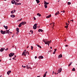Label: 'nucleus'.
Wrapping results in <instances>:
<instances>
[{
    "label": "nucleus",
    "instance_id": "22",
    "mask_svg": "<svg viewBox=\"0 0 77 77\" xmlns=\"http://www.w3.org/2000/svg\"><path fill=\"white\" fill-rule=\"evenodd\" d=\"M22 25H23L22 24V23H21L18 25V26L19 27H21V26H22Z\"/></svg>",
    "mask_w": 77,
    "mask_h": 77
},
{
    "label": "nucleus",
    "instance_id": "28",
    "mask_svg": "<svg viewBox=\"0 0 77 77\" xmlns=\"http://www.w3.org/2000/svg\"><path fill=\"white\" fill-rule=\"evenodd\" d=\"M72 71H75V68H73L72 69Z\"/></svg>",
    "mask_w": 77,
    "mask_h": 77
},
{
    "label": "nucleus",
    "instance_id": "45",
    "mask_svg": "<svg viewBox=\"0 0 77 77\" xmlns=\"http://www.w3.org/2000/svg\"><path fill=\"white\" fill-rule=\"evenodd\" d=\"M66 25H69V23H66Z\"/></svg>",
    "mask_w": 77,
    "mask_h": 77
},
{
    "label": "nucleus",
    "instance_id": "46",
    "mask_svg": "<svg viewBox=\"0 0 77 77\" xmlns=\"http://www.w3.org/2000/svg\"><path fill=\"white\" fill-rule=\"evenodd\" d=\"M47 72H48L47 71L46 72H45V74H46V75L47 74Z\"/></svg>",
    "mask_w": 77,
    "mask_h": 77
},
{
    "label": "nucleus",
    "instance_id": "16",
    "mask_svg": "<svg viewBox=\"0 0 77 77\" xmlns=\"http://www.w3.org/2000/svg\"><path fill=\"white\" fill-rule=\"evenodd\" d=\"M4 49H3V48H2L0 50V51H1V52H3V51H4Z\"/></svg>",
    "mask_w": 77,
    "mask_h": 77
},
{
    "label": "nucleus",
    "instance_id": "3",
    "mask_svg": "<svg viewBox=\"0 0 77 77\" xmlns=\"http://www.w3.org/2000/svg\"><path fill=\"white\" fill-rule=\"evenodd\" d=\"M37 26H38V24H35L33 26V29H34L35 30L36 29V28H37Z\"/></svg>",
    "mask_w": 77,
    "mask_h": 77
},
{
    "label": "nucleus",
    "instance_id": "8",
    "mask_svg": "<svg viewBox=\"0 0 77 77\" xmlns=\"http://www.w3.org/2000/svg\"><path fill=\"white\" fill-rule=\"evenodd\" d=\"M5 34H6V33H8V34H9V33L10 32L9 30H6L5 31Z\"/></svg>",
    "mask_w": 77,
    "mask_h": 77
},
{
    "label": "nucleus",
    "instance_id": "54",
    "mask_svg": "<svg viewBox=\"0 0 77 77\" xmlns=\"http://www.w3.org/2000/svg\"><path fill=\"white\" fill-rule=\"evenodd\" d=\"M29 46H28L26 48H29Z\"/></svg>",
    "mask_w": 77,
    "mask_h": 77
},
{
    "label": "nucleus",
    "instance_id": "41",
    "mask_svg": "<svg viewBox=\"0 0 77 77\" xmlns=\"http://www.w3.org/2000/svg\"><path fill=\"white\" fill-rule=\"evenodd\" d=\"M22 67H23V68H26V66H23V65H22Z\"/></svg>",
    "mask_w": 77,
    "mask_h": 77
},
{
    "label": "nucleus",
    "instance_id": "32",
    "mask_svg": "<svg viewBox=\"0 0 77 77\" xmlns=\"http://www.w3.org/2000/svg\"><path fill=\"white\" fill-rule=\"evenodd\" d=\"M26 54H28V55H29V52L28 51H26Z\"/></svg>",
    "mask_w": 77,
    "mask_h": 77
},
{
    "label": "nucleus",
    "instance_id": "38",
    "mask_svg": "<svg viewBox=\"0 0 77 77\" xmlns=\"http://www.w3.org/2000/svg\"><path fill=\"white\" fill-rule=\"evenodd\" d=\"M30 32H31L32 34H33V31H30Z\"/></svg>",
    "mask_w": 77,
    "mask_h": 77
},
{
    "label": "nucleus",
    "instance_id": "27",
    "mask_svg": "<svg viewBox=\"0 0 77 77\" xmlns=\"http://www.w3.org/2000/svg\"><path fill=\"white\" fill-rule=\"evenodd\" d=\"M37 46L38 47H39L40 48H42L41 47V46L40 45H37Z\"/></svg>",
    "mask_w": 77,
    "mask_h": 77
},
{
    "label": "nucleus",
    "instance_id": "63",
    "mask_svg": "<svg viewBox=\"0 0 77 77\" xmlns=\"http://www.w3.org/2000/svg\"><path fill=\"white\" fill-rule=\"evenodd\" d=\"M16 55H15V56H14V57H16Z\"/></svg>",
    "mask_w": 77,
    "mask_h": 77
},
{
    "label": "nucleus",
    "instance_id": "60",
    "mask_svg": "<svg viewBox=\"0 0 77 77\" xmlns=\"http://www.w3.org/2000/svg\"><path fill=\"white\" fill-rule=\"evenodd\" d=\"M45 40L46 41H48V40Z\"/></svg>",
    "mask_w": 77,
    "mask_h": 77
},
{
    "label": "nucleus",
    "instance_id": "58",
    "mask_svg": "<svg viewBox=\"0 0 77 77\" xmlns=\"http://www.w3.org/2000/svg\"><path fill=\"white\" fill-rule=\"evenodd\" d=\"M72 62H71V63H70V64L71 65L72 64Z\"/></svg>",
    "mask_w": 77,
    "mask_h": 77
},
{
    "label": "nucleus",
    "instance_id": "10",
    "mask_svg": "<svg viewBox=\"0 0 77 77\" xmlns=\"http://www.w3.org/2000/svg\"><path fill=\"white\" fill-rule=\"evenodd\" d=\"M61 57H62V54H60L58 56V59H60V58H61Z\"/></svg>",
    "mask_w": 77,
    "mask_h": 77
},
{
    "label": "nucleus",
    "instance_id": "34",
    "mask_svg": "<svg viewBox=\"0 0 77 77\" xmlns=\"http://www.w3.org/2000/svg\"><path fill=\"white\" fill-rule=\"evenodd\" d=\"M33 47L32 46H31V48L32 50H33Z\"/></svg>",
    "mask_w": 77,
    "mask_h": 77
},
{
    "label": "nucleus",
    "instance_id": "17",
    "mask_svg": "<svg viewBox=\"0 0 77 77\" xmlns=\"http://www.w3.org/2000/svg\"><path fill=\"white\" fill-rule=\"evenodd\" d=\"M11 71L9 70L7 72V74H8V75H9V74H10V73H11Z\"/></svg>",
    "mask_w": 77,
    "mask_h": 77
},
{
    "label": "nucleus",
    "instance_id": "15",
    "mask_svg": "<svg viewBox=\"0 0 77 77\" xmlns=\"http://www.w3.org/2000/svg\"><path fill=\"white\" fill-rule=\"evenodd\" d=\"M51 14H50L48 15V16H46L47 18H50V17H51Z\"/></svg>",
    "mask_w": 77,
    "mask_h": 77
},
{
    "label": "nucleus",
    "instance_id": "37",
    "mask_svg": "<svg viewBox=\"0 0 77 77\" xmlns=\"http://www.w3.org/2000/svg\"><path fill=\"white\" fill-rule=\"evenodd\" d=\"M22 20V19H20V20H18V21H20Z\"/></svg>",
    "mask_w": 77,
    "mask_h": 77
},
{
    "label": "nucleus",
    "instance_id": "49",
    "mask_svg": "<svg viewBox=\"0 0 77 77\" xmlns=\"http://www.w3.org/2000/svg\"><path fill=\"white\" fill-rule=\"evenodd\" d=\"M23 55H24L25 56H26V53H25V54H23Z\"/></svg>",
    "mask_w": 77,
    "mask_h": 77
},
{
    "label": "nucleus",
    "instance_id": "29",
    "mask_svg": "<svg viewBox=\"0 0 77 77\" xmlns=\"http://www.w3.org/2000/svg\"><path fill=\"white\" fill-rule=\"evenodd\" d=\"M45 7V8H47V5L45 4L44 5Z\"/></svg>",
    "mask_w": 77,
    "mask_h": 77
},
{
    "label": "nucleus",
    "instance_id": "2",
    "mask_svg": "<svg viewBox=\"0 0 77 77\" xmlns=\"http://www.w3.org/2000/svg\"><path fill=\"white\" fill-rule=\"evenodd\" d=\"M31 66H30V63H28L27 65H26V67L27 69H30H30H32V68H31Z\"/></svg>",
    "mask_w": 77,
    "mask_h": 77
},
{
    "label": "nucleus",
    "instance_id": "40",
    "mask_svg": "<svg viewBox=\"0 0 77 77\" xmlns=\"http://www.w3.org/2000/svg\"><path fill=\"white\" fill-rule=\"evenodd\" d=\"M16 2H20V1L18 0H16Z\"/></svg>",
    "mask_w": 77,
    "mask_h": 77
},
{
    "label": "nucleus",
    "instance_id": "44",
    "mask_svg": "<svg viewBox=\"0 0 77 77\" xmlns=\"http://www.w3.org/2000/svg\"><path fill=\"white\" fill-rule=\"evenodd\" d=\"M21 5V4L20 3H18V5Z\"/></svg>",
    "mask_w": 77,
    "mask_h": 77
},
{
    "label": "nucleus",
    "instance_id": "57",
    "mask_svg": "<svg viewBox=\"0 0 77 77\" xmlns=\"http://www.w3.org/2000/svg\"><path fill=\"white\" fill-rule=\"evenodd\" d=\"M54 74V71H53V73L52 74Z\"/></svg>",
    "mask_w": 77,
    "mask_h": 77
},
{
    "label": "nucleus",
    "instance_id": "31",
    "mask_svg": "<svg viewBox=\"0 0 77 77\" xmlns=\"http://www.w3.org/2000/svg\"><path fill=\"white\" fill-rule=\"evenodd\" d=\"M68 25H67L66 26H65V27L66 28V29H68Z\"/></svg>",
    "mask_w": 77,
    "mask_h": 77
},
{
    "label": "nucleus",
    "instance_id": "36",
    "mask_svg": "<svg viewBox=\"0 0 77 77\" xmlns=\"http://www.w3.org/2000/svg\"><path fill=\"white\" fill-rule=\"evenodd\" d=\"M46 77V75L45 74L44 75H43V77Z\"/></svg>",
    "mask_w": 77,
    "mask_h": 77
},
{
    "label": "nucleus",
    "instance_id": "14",
    "mask_svg": "<svg viewBox=\"0 0 77 77\" xmlns=\"http://www.w3.org/2000/svg\"><path fill=\"white\" fill-rule=\"evenodd\" d=\"M26 50H25L24 51L23 53L22 56H23V55H24V54H25V53H26Z\"/></svg>",
    "mask_w": 77,
    "mask_h": 77
},
{
    "label": "nucleus",
    "instance_id": "43",
    "mask_svg": "<svg viewBox=\"0 0 77 77\" xmlns=\"http://www.w3.org/2000/svg\"><path fill=\"white\" fill-rule=\"evenodd\" d=\"M71 64L70 63L69 64V65H68V66H69V67L70 66H71Z\"/></svg>",
    "mask_w": 77,
    "mask_h": 77
},
{
    "label": "nucleus",
    "instance_id": "35",
    "mask_svg": "<svg viewBox=\"0 0 77 77\" xmlns=\"http://www.w3.org/2000/svg\"><path fill=\"white\" fill-rule=\"evenodd\" d=\"M55 15H59V14L57 13V12L55 14Z\"/></svg>",
    "mask_w": 77,
    "mask_h": 77
},
{
    "label": "nucleus",
    "instance_id": "7",
    "mask_svg": "<svg viewBox=\"0 0 77 77\" xmlns=\"http://www.w3.org/2000/svg\"><path fill=\"white\" fill-rule=\"evenodd\" d=\"M15 12H16V10H14L11 11V13L13 14H14V13H15Z\"/></svg>",
    "mask_w": 77,
    "mask_h": 77
},
{
    "label": "nucleus",
    "instance_id": "26",
    "mask_svg": "<svg viewBox=\"0 0 77 77\" xmlns=\"http://www.w3.org/2000/svg\"><path fill=\"white\" fill-rule=\"evenodd\" d=\"M16 31L17 32H19L20 31H19V28H17L16 29Z\"/></svg>",
    "mask_w": 77,
    "mask_h": 77
},
{
    "label": "nucleus",
    "instance_id": "9",
    "mask_svg": "<svg viewBox=\"0 0 77 77\" xmlns=\"http://www.w3.org/2000/svg\"><path fill=\"white\" fill-rule=\"evenodd\" d=\"M44 5H48L49 4V3L48 2H46L45 1L44 2Z\"/></svg>",
    "mask_w": 77,
    "mask_h": 77
},
{
    "label": "nucleus",
    "instance_id": "47",
    "mask_svg": "<svg viewBox=\"0 0 77 77\" xmlns=\"http://www.w3.org/2000/svg\"><path fill=\"white\" fill-rule=\"evenodd\" d=\"M33 18H34V20H36V18H35V17H34Z\"/></svg>",
    "mask_w": 77,
    "mask_h": 77
},
{
    "label": "nucleus",
    "instance_id": "48",
    "mask_svg": "<svg viewBox=\"0 0 77 77\" xmlns=\"http://www.w3.org/2000/svg\"><path fill=\"white\" fill-rule=\"evenodd\" d=\"M13 59H14V60H16V59H15L14 57L13 58Z\"/></svg>",
    "mask_w": 77,
    "mask_h": 77
},
{
    "label": "nucleus",
    "instance_id": "56",
    "mask_svg": "<svg viewBox=\"0 0 77 77\" xmlns=\"http://www.w3.org/2000/svg\"><path fill=\"white\" fill-rule=\"evenodd\" d=\"M35 58L36 59V58H37V56H35Z\"/></svg>",
    "mask_w": 77,
    "mask_h": 77
},
{
    "label": "nucleus",
    "instance_id": "62",
    "mask_svg": "<svg viewBox=\"0 0 77 77\" xmlns=\"http://www.w3.org/2000/svg\"><path fill=\"white\" fill-rule=\"evenodd\" d=\"M12 47V48H14V46H13Z\"/></svg>",
    "mask_w": 77,
    "mask_h": 77
},
{
    "label": "nucleus",
    "instance_id": "18",
    "mask_svg": "<svg viewBox=\"0 0 77 77\" xmlns=\"http://www.w3.org/2000/svg\"><path fill=\"white\" fill-rule=\"evenodd\" d=\"M38 32H43V30H42V29H39L38 30Z\"/></svg>",
    "mask_w": 77,
    "mask_h": 77
},
{
    "label": "nucleus",
    "instance_id": "51",
    "mask_svg": "<svg viewBox=\"0 0 77 77\" xmlns=\"http://www.w3.org/2000/svg\"><path fill=\"white\" fill-rule=\"evenodd\" d=\"M51 51H51V50H50V51H48V52H51Z\"/></svg>",
    "mask_w": 77,
    "mask_h": 77
},
{
    "label": "nucleus",
    "instance_id": "25",
    "mask_svg": "<svg viewBox=\"0 0 77 77\" xmlns=\"http://www.w3.org/2000/svg\"><path fill=\"white\" fill-rule=\"evenodd\" d=\"M36 1L37 2V3L38 4L40 2V1L39 0H36Z\"/></svg>",
    "mask_w": 77,
    "mask_h": 77
},
{
    "label": "nucleus",
    "instance_id": "39",
    "mask_svg": "<svg viewBox=\"0 0 77 77\" xmlns=\"http://www.w3.org/2000/svg\"><path fill=\"white\" fill-rule=\"evenodd\" d=\"M4 49L5 50H6V51H7V50H8V48H7L6 49H5V48H4Z\"/></svg>",
    "mask_w": 77,
    "mask_h": 77
},
{
    "label": "nucleus",
    "instance_id": "24",
    "mask_svg": "<svg viewBox=\"0 0 77 77\" xmlns=\"http://www.w3.org/2000/svg\"><path fill=\"white\" fill-rule=\"evenodd\" d=\"M37 15H38V17H41V14H40L38 13L37 14Z\"/></svg>",
    "mask_w": 77,
    "mask_h": 77
},
{
    "label": "nucleus",
    "instance_id": "50",
    "mask_svg": "<svg viewBox=\"0 0 77 77\" xmlns=\"http://www.w3.org/2000/svg\"><path fill=\"white\" fill-rule=\"evenodd\" d=\"M72 21V22H73V21H74V20H70V21Z\"/></svg>",
    "mask_w": 77,
    "mask_h": 77
},
{
    "label": "nucleus",
    "instance_id": "11",
    "mask_svg": "<svg viewBox=\"0 0 77 77\" xmlns=\"http://www.w3.org/2000/svg\"><path fill=\"white\" fill-rule=\"evenodd\" d=\"M1 33L2 34H5V31H3L2 30H1Z\"/></svg>",
    "mask_w": 77,
    "mask_h": 77
},
{
    "label": "nucleus",
    "instance_id": "12",
    "mask_svg": "<svg viewBox=\"0 0 77 77\" xmlns=\"http://www.w3.org/2000/svg\"><path fill=\"white\" fill-rule=\"evenodd\" d=\"M21 23H22V25H24V24H26V22H22Z\"/></svg>",
    "mask_w": 77,
    "mask_h": 77
},
{
    "label": "nucleus",
    "instance_id": "42",
    "mask_svg": "<svg viewBox=\"0 0 77 77\" xmlns=\"http://www.w3.org/2000/svg\"><path fill=\"white\" fill-rule=\"evenodd\" d=\"M19 33V32H17L16 33V34H17V35H18V34Z\"/></svg>",
    "mask_w": 77,
    "mask_h": 77
},
{
    "label": "nucleus",
    "instance_id": "13",
    "mask_svg": "<svg viewBox=\"0 0 77 77\" xmlns=\"http://www.w3.org/2000/svg\"><path fill=\"white\" fill-rule=\"evenodd\" d=\"M44 58V57H43V56H40L38 57V59H43Z\"/></svg>",
    "mask_w": 77,
    "mask_h": 77
},
{
    "label": "nucleus",
    "instance_id": "19",
    "mask_svg": "<svg viewBox=\"0 0 77 77\" xmlns=\"http://www.w3.org/2000/svg\"><path fill=\"white\" fill-rule=\"evenodd\" d=\"M15 3V0H12L11 1V3L12 4H14Z\"/></svg>",
    "mask_w": 77,
    "mask_h": 77
},
{
    "label": "nucleus",
    "instance_id": "64",
    "mask_svg": "<svg viewBox=\"0 0 77 77\" xmlns=\"http://www.w3.org/2000/svg\"><path fill=\"white\" fill-rule=\"evenodd\" d=\"M68 23H69V21H68Z\"/></svg>",
    "mask_w": 77,
    "mask_h": 77
},
{
    "label": "nucleus",
    "instance_id": "30",
    "mask_svg": "<svg viewBox=\"0 0 77 77\" xmlns=\"http://www.w3.org/2000/svg\"><path fill=\"white\" fill-rule=\"evenodd\" d=\"M18 2H15V4L16 5H18Z\"/></svg>",
    "mask_w": 77,
    "mask_h": 77
},
{
    "label": "nucleus",
    "instance_id": "52",
    "mask_svg": "<svg viewBox=\"0 0 77 77\" xmlns=\"http://www.w3.org/2000/svg\"><path fill=\"white\" fill-rule=\"evenodd\" d=\"M65 47H68V45H66Z\"/></svg>",
    "mask_w": 77,
    "mask_h": 77
},
{
    "label": "nucleus",
    "instance_id": "59",
    "mask_svg": "<svg viewBox=\"0 0 77 77\" xmlns=\"http://www.w3.org/2000/svg\"><path fill=\"white\" fill-rule=\"evenodd\" d=\"M54 74H55V75H56V72H54Z\"/></svg>",
    "mask_w": 77,
    "mask_h": 77
},
{
    "label": "nucleus",
    "instance_id": "6",
    "mask_svg": "<svg viewBox=\"0 0 77 77\" xmlns=\"http://www.w3.org/2000/svg\"><path fill=\"white\" fill-rule=\"evenodd\" d=\"M55 23H52L50 24V25H51L53 27H52V28L53 29H54L53 27H54V26Z\"/></svg>",
    "mask_w": 77,
    "mask_h": 77
},
{
    "label": "nucleus",
    "instance_id": "21",
    "mask_svg": "<svg viewBox=\"0 0 77 77\" xmlns=\"http://www.w3.org/2000/svg\"><path fill=\"white\" fill-rule=\"evenodd\" d=\"M11 17H12V18H14V17H15V16L13 14H12L11 15Z\"/></svg>",
    "mask_w": 77,
    "mask_h": 77
},
{
    "label": "nucleus",
    "instance_id": "20",
    "mask_svg": "<svg viewBox=\"0 0 77 77\" xmlns=\"http://www.w3.org/2000/svg\"><path fill=\"white\" fill-rule=\"evenodd\" d=\"M3 27H4V28H5V29H6V30H7L8 29V26H4Z\"/></svg>",
    "mask_w": 77,
    "mask_h": 77
},
{
    "label": "nucleus",
    "instance_id": "55",
    "mask_svg": "<svg viewBox=\"0 0 77 77\" xmlns=\"http://www.w3.org/2000/svg\"><path fill=\"white\" fill-rule=\"evenodd\" d=\"M57 12V13L59 14V11H58V12Z\"/></svg>",
    "mask_w": 77,
    "mask_h": 77
},
{
    "label": "nucleus",
    "instance_id": "5",
    "mask_svg": "<svg viewBox=\"0 0 77 77\" xmlns=\"http://www.w3.org/2000/svg\"><path fill=\"white\" fill-rule=\"evenodd\" d=\"M62 70V68H60L59 69H58V73H60V72H61Z\"/></svg>",
    "mask_w": 77,
    "mask_h": 77
},
{
    "label": "nucleus",
    "instance_id": "4",
    "mask_svg": "<svg viewBox=\"0 0 77 77\" xmlns=\"http://www.w3.org/2000/svg\"><path fill=\"white\" fill-rule=\"evenodd\" d=\"M14 54L13 53H11L10 54H9V57H12L14 55Z\"/></svg>",
    "mask_w": 77,
    "mask_h": 77
},
{
    "label": "nucleus",
    "instance_id": "1",
    "mask_svg": "<svg viewBox=\"0 0 77 77\" xmlns=\"http://www.w3.org/2000/svg\"><path fill=\"white\" fill-rule=\"evenodd\" d=\"M45 40L43 39V41L45 43V44H48V46H49V44L51 43V41H45Z\"/></svg>",
    "mask_w": 77,
    "mask_h": 77
},
{
    "label": "nucleus",
    "instance_id": "33",
    "mask_svg": "<svg viewBox=\"0 0 77 77\" xmlns=\"http://www.w3.org/2000/svg\"><path fill=\"white\" fill-rule=\"evenodd\" d=\"M71 2H68L67 3V4L68 5H71Z\"/></svg>",
    "mask_w": 77,
    "mask_h": 77
},
{
    "label": "nucleus",
    "instance_id": "53",
    "mask_svg": "<svg viewBox=\"0 0 77 77\" xmlns=\"http://www.w3.org/2000/svg\"><path fill=\"white\" fill-rule=\"evenodd\" d=\"M65 11H63V13H65Z\"/></svg>",
    "mask_w": 77,
    "mask_h": 77
},
{
    "label": "nucleus",
    "instance_id": "61",
    "mask_svg": "<svg viewBox=\"0 0 77 77\" xmlns=\"http://www.w3.org/2000/svg\"><path fill=\"white\" fill-rule=\"evenodd\" d=\"M50 48L51 49H52V47H50Z\"/></svg>",
    "mask_w": 77,
    "mask_h": 77
},
{
    "label": "nucleus",
    "instance_id": "23",
    "mask_svg": "<svg viewBox=\"0 0 77 77\" xmlns=\"http://www.w3.org/2000/svg\"><path fill=\"white\" fill-rule=\"evenodd\" d=\"M57 50V49H54V51L53 54H55L56 52V51Z\"/></svg>",
    "mask_w": 77,
    "mask_h": 77
}]
</instances>
